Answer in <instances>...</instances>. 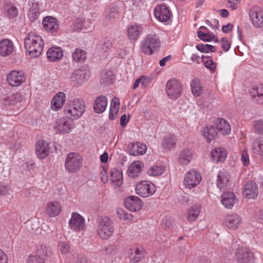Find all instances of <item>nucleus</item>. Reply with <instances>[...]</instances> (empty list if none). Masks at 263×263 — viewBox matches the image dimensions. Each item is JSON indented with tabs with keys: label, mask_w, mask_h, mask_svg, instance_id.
Returning a JSON list of instances; mask_svg holds the SVG:
<instances>
[{
	"label": "nucleus",
	"mask_w": 263,
	"mask_h": 263,
	"mask_svg": "<svg viewBox=\"0 0 263 263\" xmlns=\"http://www.w3.org/2000/svg\"><path fill=\"white\" fill-rule=\"evenodd\" d=\"M125 208L131 212L139 211L143 206L142 200L135 196H130L124 200Z\"/></svg>",
	"instance_id": "17"
},
{
	"label": "nucleus",
	"mask_w": 263,
	"mask_h": 263,
	"mask_svg": "<svg viewBox=\"0 0 263 263\" xmlns=\"http://www.w3.org/2000/svg\"><path fill=\"white\" fill-rule=\"evenodd\" d=\"M3 11L5 16L9 19H14L18 15L17 7L11 3H5L3 7Z\"/></svg>",
	"instance_id": "34"
},
{
	"label": "nucleus",
	"mask_w": 263,
	"mask_h": 263,
	"mask_svg": "<svg viewBox=\"0 0 263 263\" xmlns=\"http://www.w3.org/2000/svg\"><path fill=\"white\" fill-rule=\"evenodd\" d=\"M236 200V197L234 193L227 192L221 195V203L227 209H232Z\"/></svg>",
	"instance_id": "28"
},
{
	"label": "nucleus",
	"mask_w": 263,
	"mask_h": 263,
	"mask_svg": "<svg viewBox=\"0 0 263 263\" xmlns=\"http://www.w3.org/2000/svg\"><path fill=\"white\" fill-rule=\"evenodd\" d=\"M196 48L198 51L204 53L214 52L215 51L214 46L209 44H198L196 45Z\"/></svg>",
	"instance_id": "50"
},
{
	"label": "nucleus",
	"mask_w": 263,
	"mask_h": 263,
	"mask_svg": "<svg viewBox=\"0 0 263 263\" xmlns=\"http://www.w3.org/2000/svg\"><path fill=\"white\" fill-rule=\"evenodd\" d=\"M114 232V228L109 218H100V238L108 239L112 235Z\"/></svg>",
	"instance_id": "9"
},
{
	"label": "nucleus",
	"mask_w": 263,
	"mask_h": 263,
	"mask_svg": "<svg viewBox=\"0 0 263 263\" xmlns=\"http://www.w3.org/2000/svg\"><path fill=\"white\" fill-rule=\"evenodd\" d=\"M221 46L223 49L227 52L230 48V44L227 39H222L221 41Z\"/></svg>",
	"instance_id": "60"
},
{
	"label": "nucleus",
	"mask_w": 263,
	"mask_h": 263,
	"mask_svg": "<svg viewBox=\"0 0 263 263\" xmlns=\"http://www.w3.org/2000/svg\"><path fill=\"white\" fill-rule=\"evenodd\" d=\"M144 256V252L141 248H132L128 251V257L132 262H138L142 259Z\"/></svg>",
	"instance_id": "35"
},
{
	"label": "nucleus",
	"mask_w": 263,
	"mask_h": 263,
	"mask_svg": "<svg viewBox=\"0 0 263 263\" xmlns=\"http://www.w3.org/2000/svg\"><path fill=\"white\" fill-rule=\"evenodd\" d=\"M198 37L202 41L210 42L214 41L215 39V35L211 32H204L202 30H198L197 32Z\"/></svg>",
	"instance_id": "49"
},
{
	"label": "nucleus",
	"mask_w": 263,
	"mask_h": 263,
	"mask_svg": "<svg viewBox=\"0 0 263 263\" xmlns=\"http://www.w3.org/2000/svg\"><path fill=\"white\" fill-rule=\"evenodd\" d=\"M8 258L6 254L0 249V263H7Z\"/></svg>",
	"instance_id": "62"
},
{
	"label": "nucleus",
	"mask_w": 263,
	"mask_h": 263,
	"mask_svg": "<svg viewBox=\"0 0 263 263\" xmlns=\"http://www.w3.org/2000/svg\"><path fill=\"white\" fill-rule=\"evenodd\" d=\"M200 213V206L194 204L189 208L187 211V219L190 221H194L197 219Z\"/></svg>",
	"instance_id": "41"
},
{
	"label": "nucleus",
	"mask_w": 263,
	"mask_h": 263,
	"mask_svg": "<svg viewBox=\"0 0 263 263\" xmlns=\"http://www.w3.org/2000/svg\"><path fill=\"white\" fill-rule=\"evenodd\" d=\"M52 254L51 248L45 245H38L36 246L35 251L26 260V263H45L46 257Z\"/></svg>",
	"instance_id": "4"
},
{
	"label": "nucleus",
	"mask_w": 263,
	"mask_h": 263,
	"mask_svg": "<svg viewBox=\"0 0 263 263\" xmlns=\"http://www.w3.org/2000/svg\"><path fill=\"white\" fill-rule=\"evenodd\" d=\"M11 100L10 104L12 105H15L17 102H20L22 100V96L20 93L13 94L11 97Z\"/></svg>",
	"instance_id": "56"
},
{
	"label": "nucleus",
	"mask_w": 263,
	"mask_h": 263,
	"mask_svg": "<svg viewBox=\"0 0 263 263\" xmlns=\"http://www.w3.org/2000/svg\"><path fill=\"white\" fill-rule=\"evenodd\" d=\"M143 31L141 25L137 24L132 25L127 30V34L130 41H137L140 37Z\"/></svg>",
	"instance_id": "23"
},
{
	"label": "nucleus",
	"mask_w": 263,
	"mask_h": 263,
	"mask_svg": "<svg viewBox=\"0 0 263 263\" xmlns=\"http://www.w3.org/2000/svg\"><path fill=\"white\" fill-rule=\"evenodd\" d=\"M102 171L101 173V180L103 183H106L108 182V176L107 174L108 167L107 165H103L102 166Z\"/></svg>",
	"instance_id": "55"
},
{
	"label": "nucleus",
	"mask_w": 263,
	"mask_h": 263,
	"mask_svg": "<svg viewBox=\"0 0 263 263\" xmlns=\"http://www.w3.org/2000/svg\"><path fill=\"white\" fill-rule=\"evenodd\" d=\"M154 14L159 22H166L170 20L171 13L167 6L161 4L157 5L154 8Z\"/></svg>",
	"instance_id": "14"
},
{
	"label": "nucleus",
	"mask_w": 263,
	"mask_h": 263,
	"mask_svg": "<svg viewBox=\"0 0 263 263\" xmlns=\"http://www.w3.org/2000/svg\"><path fill=\"white\" fill-rule=\"evenodd\" d=\"M44 28L50 32H54L59 29V24L57 19L52 16H46L43 21Z\"/></svg>",
	"instance_id": "26"
},
{
	"label": "nucleus",
	"mask_w": 263,
	"mask_h": 263,
	"mask_svg": "<svg viewBox=\"0 0 263 263\" xmlns=\"http://www.w3.org/2000/svg\"><path fill=\"white\" fill-rule=\"evenodd\" d=\"M252 150L260 157L263 162V137L255 139L251 145Z\"/></svg>",
	"instance_id": "40"
},
{
	"label": "nucleus",
	"mask_w": 263,
	"mask_h": 263,
	"mask_svg": "<svg viewBox=\"0 0 263 263\" xmlns=\"http://www.w3.org/2000/svg\"><path fill=\"white\" fill-rule=\"evenodd\" d=\"M242 222L240 215L235 213L229 214L223 219L224 225L229 229L235 230L238 229Z\"/></svg>",
	"instance_id": "15"
},
{
	"label": "nucleus",
	"mask_w": 263,
	"mask_h": 263,
	"mask_svg": "<svg viewBox=\"0 0 263 263\" xmlns=\"http://www.w3.org/2000/svg\"><path fill=\"white\" fill-rule=\"evenodd\" d=\"M46 55L49 61L52 62H58L62 59L63 51L61 48L54 46L47 50Z\"/></svg>",
	"instance_id": "21"
},
{
	"label": "nucleus",
	"mask_w": 263,
	"mask_h": 263,
	"mask_svg": "<svg viewBox=\"0 0 263 263\" xmlns=\"http://www.w3.org/2000/svg\"><path fill=\"white\" fill-rule=\"evenodd\" d=\"M228 7L232 10H235L238 8L240 0H226Z\"/></svg>",
	"instance_id": "58"
},
{
	"label": "nucleus",
	"mask_w": 263,
	"mask_h": 263,
	"mask_svg": "<svg viewBox=\"0 0 263 263\" xmlns=\"http://www.w3.org/2000/svg\"><path fill=\"white\" fill-rule=\"evenodd\" d=\"M193 157L192 151L188 148L183 149L178 156L179 162L183 165H187L190 163Z\"/></svg>",
	"instance_id": "39"
},
{
	"label": "nucleus",
	"mask_w": 263,
	"mask_h": 263,
	"mask_svg": "<svg viewBox=\"0 0 263 263\" xmlns=\"http://www.w3.org/2000/svg\"><path fill=\"white\" fill-rule=\"evenodd\" d=\"M100 160L102 163H106L108 160V154L105 152L103 154L100 156Z\"/></svg>",
	"instance_id": "63"
},
{
	"label": "nucleus",
	"mask_w": 263,
	"mask_h": 263,
	"mask_svg": "<svg viewBox=\"0 0 263 263\" xmlns=\"http://www.w3.org/2000/svg\"><path fill=\"white\" fill-rule=\"evenodd\" d=\"M118 12V8L115 5H112L109 6L108 10L106 11V16L110 19L116 16Z\"/></svg>",
	"instance_id": "53"
},
{
	"label": "nucleus",
	"mask_w": 263,
	"mask_h": 263,
	"mask_svg": "<svg viewBox=\"0 0 263 263\" xmlns=\"http://www.w3.org/2000/svg\"><path fill=\"white\" fill-rule=\"evenodd\" d=\"M15 47L12 41L5 39L0 41V55L7 57L14 51Z\"/></svg>",
	"instance_id": "20"
},
{
	"label": "nucleus",
	"mask_w": 263,
	"mask_h": 263,
	"mask_svg": "<svg viewBox=\"0 0 263 263\" xmlns=\"http://www.w3.org/2000/svg\"><path fill=\"white\" fill-rule=\"evenodd\" d=\"M258 188L257 184L252 181L248 182L243 189V195L246 198L256 199L258 196Z\"/></svg>",
	"instance_id": "19"
},
{
	"label": "nucleus",
	"mask_w": 263,
	"mask_h": 263,
	"mask_svg": "<svg viewBox=\"0 0 263 263\" xmlns=\"http://www.w3.org/2000/svg\"><path fill=\"white\" fill-rule=\"evenodd\" d=\"M216 129L223 135H228L231 132V126L228 122L224 119L218 118L215 121Z\"/></svg>",
	"instance_id": "33"
},
{
	"label": "nucleus",
	"mask_w": 263,
	"mask_h": 263,
	"mask_svg": "<svg viewBox=\"0 0 263 263\" xmlns=\"http://www.w3.org/2000/svg\"><path fill=\"white\" fill-rule=\"evenodd\" d=\"M111 47V43L110 42L109 40L107 39H105L102 44L101 48L102 50H104V51H106L107 50L110 49Z\"/></svg>",
	"instance_id": "59"
},
{
	"label": "nucleus",
	"mask_w": 263,
	"mask_h": 263,
	"mask_svg": "<svg viewBox=\"0 0 263 263\" xmlns=\"http://www.w3.org/2000/svg\"><path fill=\"white\" fill-rule=\"evenodd\" d=\"M62 211L61 203L55 200L49 201L46 205L45 213L50 217L58 216Z\"/></svg>",
	"instance_id": "18"
},
{
	"label": "nucleus",
	"mask_w": 263,
	"mask_h": 263,
	"mask_svg": "<svg viewBox=\"0 0 263 263\" xmlns=\"http://www.w3.org/2000/svg\"><path fill=\"white\" fill-rule=\"evenodd\" d=\"M250 96L258 104H263V85H260L250 90Z\"/></svg>",
	"instance_id": "36"
},
{
	"label": "nucleus",
	"mask_w": 263,
	"mask_h": 263,
	"mask_svg": "<svg viewBox=\"0 0 263 263\" xmlns=\"http://www.w3.org/2000/svg\"><path fill=\"white\" fill-rule=\"evenodd\" d=\"M87 78L88 76L85 71L81 70L74 71L70 77L71 82L74 86L82 84Z\"/></svg>",
	"instance_id": "30"
},
{
	"label": "nucleus",
	"mask_w": 263,
	"mask_h": 263,
	"mask_svg": "<svg viewBox=\"0 0 263 263\" xmlns=\"http://www.w3.org/2000/svg\"><path fill=\"white\" fill-rule=\"evenodd\" d=\"M241 161L244 166H248L250 163L249 155L248 153L247 149L245 148L241 151Z\"/></svg>",
	"instance_id": "51"
},
{
	"label": "nucleus",
	"mask_w": 263,
	"mask_h": 263,
	"mask_svg": "<svg viewBox=\"0 0 263 263\" xmlns=\"http://www.w3.org/2000/svg\"><path fill=\"white\" fill-rule=\"evenodd\" d=\"M176 138L174 135H168L166 136L163 140L162 145L165 149H171L175 146Z\"/></svg>",
	"instance_id": "45"
},
{
	"label": "nucleus",
	"mask_w": 263,
	"mask_h": 263,
	"mask_svg": "<svg viewBox=\"0 0 263 263\" xmlns=\"http://www.w3.org/2000/svg\"><path fill=\"white\" fill-rule=\"evenodd\" d=\"M123 173L120 168H114L110 171V181L113 185L120 186L123 183Z\"/></svg>",
	"instance_id": "29"
},
{
	"label": "nucleus",
	"mask_w": 263,
	"mask_h": 263,
	"mask_svg": "<svg viewBox=\"0 0 263 263\" xmlns=\"http://www.w3.org/2000/svg\"><path fill=\"white\" fill-rule=\"evenodd\" d=\"M85 110V104L81 99H75L69 101L64 107V112L66 118L75 120L80 118Z\"/></svg>",
	"instance_id": "2"
},
{
	"label": "nucleus",
	"mask_w": 263,
	"mask_h": 263,
	"mask_svg": "<svg viewBox=\"0 0 263 263\" xmlns=\"http://www.w3.org/2000/svg\"><path fill=\"white\" fill-rule=\"evenodd\" d=\"M165 169V167L163 165L154 164L147 169V173L150 176L157 177L162 175Z\"/></svg>",
	"instance_id": "42"
},
{
	"label": "nucleus",
	"mask_w": 263,
	"mask_h": 263,
	"mask_svg": "<svg viewBox=\"0 0 263 263\" xmlns=\"http://www.w3.org/2000/svg\"><path fill=\"white\" fill-rule=\"evenodd\" d=\"M69 224L70 229L77 232L83 231L85 229V219L77 212L72 213Z\"/></svg>",
	"instance_id": "13"
},
{
	"label": "nucleus",
	"mask_w": 263,
	"mask_h": 263,
	"mask_svg": "<svg viewBox=\"0 0 263 263\" xmlns=\"http://www.w3.org/2000/svg\"><path fill=\"white\" fill-rule=\"evenodd\" d=\"M129 116L127 118L125 114H123L121 116L120 118V125L122 126H125L129 121Z\"/></svg>",
	"instance_id": "61"
},
{
	"label": "nucleus",
	"mask_w": 263,
	"mask_h": 263,
	"mask_svg": "<svg viewBox=\"0 0 263 263\" xmlns=\"http://www.w3.org/2000/svg\"><path fill=\"white\" fill-rule=\"evenodd\" d=\"M161 47V40L157 34H147L141 42V51L146 55H152Z\"/></svg>",
	"instance_id": "3"
},
{
	"label": "nucleus",
	"mask_w": 263,
	"mask_h": 263,
	"mask_svg": "<svg viewBox=\"0 0 263 263\" xmlns=\"http://www.w3.org/2000/svg\"><path fill=\"white\" fill-rule=\"evenodd\" d=\"M117 213L119 218L126 222H131L133 221V215L126 212L123 209H118Z\"/></svg>",
	"instance_id": "48"
},
{
	"label": "nucleus",
	"mask_w": 263,
	"mask_h": 263,
	"mask_svg": "<svg viewBox=\"0 0 263 263\" xmlns=\"http://www.w3.org/2000/svg\"><path fill=\"white\" fill-rule=\"evenodd\" d=\"M201 62L203 65L208 69L211 73H214L217 68V63L214 62L212 59L208 57H201Z\"/></svg>",
	"instance_id": "47"
},
{
	"label": "nucleus",
	"mask_w": 263,
	"mask_h": 263,
	"mask_svg": "<svg viewBox=\"0 0 263 263\" xmlns=\"http://www.w3.org/2000/svg\"><path fill=\"white\" fill-rule=\"evenodd\" d=\"M66 101V95L63 92L57 93L51 102V108L53 110L58 111L61 109Z\"/></svg>",
	"instance_id": "24"
},
{
	"label": "nucleus",
	"mask_w": 263,
	"mask_h": 263,
	"mask_svg": "<svg viewBox=\"0 0 263 263\" xmlns=\"http://www.w3.org/2000/svg\"><path fill=\"white\" fill-rule=\"evenodd\" d=\"M26 79L23 71L12 70L7 76V80L9 84L13 87L20 86Z\"/></svg>",
	"instance_id": "11"
},
{
	"label": "nucleus",
	"mask_w": 263,
	"mask_h": 263,
	"mask_svg": "<svg viewBox=\"0 0 263 263\" xmlns=\"http://www.w3.org/2000/svg\"><path fill=\"white\" fill-rule=\"evenodd\" d=\"M115 79V74L111 70L106 71L101 73L100 83L104 85H109L113 83Z\"/></svg>",
	"instance_id": "43"
},
{
	"label": "nucleus",
	"mask_w": 263,
	"mask_h": 263,
	"mask_svg": "<svg viewBox=\"0 0 263 263\" xmlns=\"http://www.w3.org/2000/svg\"><path fill=\"white\" fill-rule=\"evenodd\" d=\"M230 175L224 170L219 171L217 175V186L220 189H224L229 184Z\"/></svg>",
	"instance_id": "32"
},
{
	"label": "nucleus",
	"mask_w": 263,
	"mask_h": 263,
	"mask_svg": "<svg viewBox=\"0 0 263 263\" xmlns=\"http://www.w3.org/2000/svg\"><path fill=\"white\" fill-rule=\"evenodd\" d=\"M253 125L256 133L263 135V120L258 119L254 121Z\"/></svg>",
	"instance_id": "52"
},
{
	"label": "nucleus",
	"mask_w": 263,
	"mask_h": 263,
	"mask_svg": "<svg viewBox=\"0 0 263 263\" xmlns=\"http://www.w3.org/2000/svg\"><path fill=\"white\" fill-rule=\"evenodd\" d=\"M137 194L142 197H147L152 196L156 192L155 184L148 181L143 180L138 183L135 187Z\"/></svg>",
	"instance_id": "8"
},
{
	"label": "nucleus",
	"mask_w": 263,
	"mask_h": 263,
	"mask_svg": "<svg viewBox=\"0 0 263 263\" xmlns=\"http://www.w3.org/2000/svg\"><path fill=\"white\" fill-rule=\"evenodd\" d=\"M183 87L181 82L175 78L168 80L165 85V92L169 99L175 100L182 93Z\"/></svg>",
	"instance_id": "5"
},
{
	"label": "nucleus",
	"mask_w": 263,
	"mask_h": 263,
	"mask_svg": "<svg viewBox=\"0 0 263 263\" xmlns=\"http://www.w3.org/2000/svg\"><path fill=\"white\" fill-rule=\"evenodd\" d=\"M235 257L238 263H254L255 258L252 252L248 248H239L235 253Z\"/></svg>",
	"instance_id": "10"
},
{
	"label": "nucleus",
	"mask_w": 263,
	"mask_h": 263,
	"mask_svg": "<svg viewBox=\"0 0 263 263\" xmlns=\"http://www.w3.org/2000/svg\"><path fill=\"white\" fill-rule=\"evenodd\" d=\"M24 46L29 56L37 58L43 51L44 43L41 35L35 32H30L24 39Z\"/></svg>",
	"instance_id": "1"
},
{
	"label": "nucleus",
	"mask_w": 263,
	"mask_h": 263,
	"mask_svg": "<svg viewBox=\"0 0 263 263\" xmlns=\"http://www.w3.org/2000/svg\"><path fill=\"white\" fill-rule=\"evenodd\" d=\"M249 17L252 25L256 28L263 27V11L257 7L252 8L249 12Z\"/></svg>",
	"instance_id": "16"
},
{
	"label": "nucleus",
	"mask_w": 263,
	"mask_h": 263,
	"mask_svg": "<svg viewBox=\"0 0 263 263\" xmlns=\"http://www.w3.org/2000/svg\"><path fill=\"white\" fill-rule=\"evenodd\" d=\"M48 144L42 140H39L35 145L36 154L40 159L45 158L49 153Z\"/></svg>",
	"instance_id": "25"
},
{
	"label": "nucleus",
	"mask_w": 263,
	"mask_h": 263,
	"mask_svg": "<svg viewBox=\"0 0 263 263\" xmlns=\"http://www.w3.org/2000/svg\"><path fill=\"white\" fill-rule=\"evenodd\" d=\"M227 156V151L222 147H216L211 153L212 161L216 163L224 161Z\"/></svg>",
	"instance_id": "31"
},
{
	"label": "nucleus",
	"mask_w": 263,
	"mask_h": 263,
	"mask_svg": "<svg viewBox=\"0 0 263 263\" xmlns=\"http://www.w3.org/2000/svg\"><path fill=\"white\" fill-rule=\"evenodd\" d=\"M191 59L192 62L199 64L200 63L201 59L199 55L196 54H193L191 56Z\"/></svg>",
	"instance_id": "64"
},
{
	"label": "nucleus",
	"mask_w": 263,
	"mask_h": 263,
	"mask_svg": "<svg viewBox=\"0 0 263 263\" xmlns=\"http://www.w3.org/2000/svg\"><path fill=\"white\" fill-rule=\"evenodd\" d=\"M191 88L194 96H200L202 93V87L199 80L194 79L191 82Z\"/></svg>",
	"instance_id": "46"
},
{
	"label": "nucleus",
	"mask_w": 263,
	"mask_h": 263,
	"mask_svg": "<svg viewBox=\"0 0 263 263\" xmlns=\"http://www.w3.org/2000/svg\"><path fill=\"white\" fill-rule=\"evenodd\" d=\"M201 133L207 142H210L216 136L217 130L213 126L209 125L202 129Z\"/></svg>",
	"instance_id": "38"
},
{
	"label": "nucleus",
	"mask_w": 263,
	"mask_h": 263,
	"mask_svg": "<svg viewBox=\"0 0 263 263\" xmlns=\"http://www.w3.org/2000/svg\"><path fill=\"white\" fill-rule=\"evenodd\" d=\"M120 104V99L117 97H114L110 103L109 113V118L110 120H114L116 118L119 110Z\"/></svg>",
	"instance_id": "37"
},
{
	"label": "nucleus",
	"mask_w": 263,
	"mask_h": 263,
	"mask_svg": "<svg viewBox=\"0 0 263 263\" xmlns=\"http://www.w3.org/2000/svg\"><path fill=\"white\" fill-rule=\"evenodd\" d=\"M86 57V52L80 48H76L72 53V60L75 62H83L85 60Z\"/></svg>",
	"instance_id": "44"
},
{
	"label": "nucleus",
	"mask_w": 263,
	"mask_h": 263,
	"mask_svg": "<svg viewBox=\"0 0 263 263\" xmlns=\"http://www.w3.org/2000/svg\"><path fill=\"white\" fill-rule=\"evenodd\" d=\"M201 181L200 173L195 170H191L186 172L184 174L183 184L185 188L192 189L196 187Z\"/></svg>",
	"instance_id": "7"
},
{
	"label": "nucleus",
	"mask_w": 263,
	"mask_h": 263,
	"mask_svg": "<svg viewBox=\"0 0 263 263\" xmlns=\"http://www.w3.org/2000/svg\"><path fill=\"white\" fill-rule=\"evenodd\" d=\"M144 167L143 163L141 161H135L128 167L127 173L132 178H135L140 175Z\"/></svg>",
	"instance_id": "22"
},
{
	"label": "nucleus",
	"mask_w": 263,
	"mask_h": 263,
	"mask_svg": "<svg viewBox=\"0 0 263 263\" xmlns=\"http://www.w3.org/2000/svg\"><path fill=\"white\" fill-rule=\"evenodd\" d=\"M82 162V158L78 154L69 153L66 159L65 168L69 173H76L81 167Z\"/></svg>",
	"instance_id": "6"
},
{
	"label": "nucleus",
	"mask_w": 263,
	"mask_h": 263,
	"mask_svg": "<svg viewBox=\"0 0 263 263\" xmlns=\"http://www.w3.org/2000/svg\"><path fill=\"white\" fill-rule=\"evenodd\" d=\"M107 99L104 96H100V113L103 112L107 106Z\"/></svg>",
	"instance_id": "57"
},
{
	"label": "nucleus",
	"mask_w": 263,
	"mask_h": 263,
	"mask_svg": "<svg viewBox=\"0 0 263 263\" xmlns=\"http://www.w3.org/2000/svg\"><path fill=\"white\" fill-rule=\"evenodd\" d=\"M146 145L139 142L130 144L128 146L129 153L133 156L142 155L146 153Z\"/></svg>",
	"instance_id": "27"
},
{
	"label": "nucleus",
	"mask_w": 263,
	"mask_h": 263,
	"mask_svg": "<svg viewBox=\"0 0 263 263\" xmlns=\"http://www.w3.org/2000/svg\"><path fill=\"white\" fill-rule=\"evenodd\" d=\"M68 118L62 117L56 120L53 125V129L57 134H68L73 128L72 125L68 121Z\"/></svg>",
	"instance_id": "12"
},
{
	"label": "nucleus",
	"mask_w": 263,
	"mask_h": 263,
	"mask_svg": "<svg viewBox=\"0 0 263 263\" xmlns=\"http://www.w3.org/2000/svg\"><path fill=\"white\" fill-rule=\"evenodd\" d=\"M58 246L62 254H67L69 253L70 247L66 242H60L59 243Z\"/></svg>",
	"instance_id": "54"
}]
</instances>
